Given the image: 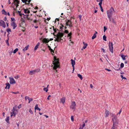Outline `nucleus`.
I'll use <instances>...</instances> for the list:
<instances>
[{
	"mask_svg": "<svg viewBox=\"0 0 129 129\" xmlns=\"http://www.w3.org/2000/svg\"><path fill=\"white\" fill-rule=\"evenodd\" d=\"M96 36V35H95V34H94L93 36L92 37V39H93L94 38H95Z\"/></svg>",
	"mask_w": 129,
	"mask_h": 129,
	"instance_id": "nucleus-31",
	"label": "nucleus"
},
{
	"mask_svg": "<svg viewBox=\"0 0 129 129\" xmlns=\"http://www.w3.org/2000/svg\"><path fill=\"white\" fill-rule=\"evenodd\" d=\"M2 13L3 14H4L6 15L7 14L6 13V11L4 9L2 10Z\"/></svg>",
	"mask_w": 129,
	"mask_h": 129,
	"instance_id": "nucleus-27",
	"label": "nucleus"
},
{
	"mask_svg": "<svg viewBox=\"0 0 129 129\" xmlns=\"http://www.w3.org/2000/svg\"><path fill=\"white\" fill-rule=\"evenodd\" d=\"M28 46H29V45H28L27 46H26L23 49V50L24 51H25L27 50L28 48Z\"/></svg>",
	"mask_w": 129,
	"mask_h": 129,
	"instance_id": "nucleus-25",
	"label": "nucleus"
},
{
	"mask_svg": "<svg viewBox=\"0 0 129 129\" xmlns=\"http://www.w3.org/2000/svg\"><path fill=\"white\" fill-rule=\"evenodd\" d=\"M50 96H51V95H49L48 96V98H47V100H50V99H49V97H50Z\"/></svg>",
	"mask_w": 129,
	"mask_h": 129,
	"instance_id": "nucleus-57",
	"label": "nucleus"
},
{
	"mask_svg": "<svg viewBox=\"0 0 129 129\" xmlns=\"http://www.w3.org/2000/svg\"><path fill=\"white\" fill-rule=\"evenodd\" d=\"M59 62L58 61H57L53 63L54 66L53 67V69L54 70H56L57 68H58L59 66L58 65Z\"/></svg>",
	"mask_w": 129,
	"mask_h": 129,
	"instance_id": "nucleus-6",
	"label": "nucleus"
},
{
	"mask_svg": "<svg viewBox=\"0 0 129 129\" xmlns=\"http://www.w3.org/2000/svg\"><path fill=\"white\" fill-rule=\"evenodd\" d=\"M11 92L12 93H14V94H17L18 93H19V92L18 91L17 92Z\"/></svg>",
	"mask_w": 129,
	"mask_h": 129,
	"instance_id": "nucleus-41",
	"label": "nucleus"
},
{
	"mask_svg": "<svg viewBox=\"0 0 129 129\" xmlns=\"http://www.w3.org/2000/svg\"><path fill=\"white\" fill-rule=\"evenodd\" d=\"M11 19L12 21H13L15 19L14 18H11Z\"/></svg>",
	"mask_w": 129,
	"mask_h": 129,
	"instance_id": "nucleus-61",
	"label": "nucleus"
},
{
	"mask_svg": "<svg viewBox=\"0 0 129 129\" xmlns=\"http://www.w3.org/2000/svg\"><path fill=\"white\" fill-rule=\"evenodd\" d=\"M10 80V83L11 84H15L16 83V82L14 79L12 77L9 78Z\"/></svg>",
	"mask_w": 129,
	"mask_h": 129,
	"instance_id": "nucleus-9",
	"label": "nucleus"
},
{
	"mask_svg": "<svg viewBox=\"0 0 129 129\" xmlns=\"http://www.w3.org/2000/svg\"><path fill=\"white\" fill-rule=\"evenodd\" d=\"M71 35L72 33H71L68 34V36L70 37L69 39H71V37H70L71 36Z\"/></svg>",
	"mask_w": 129,
	"mask_h": 129,
	"instance_id": "nucleus-37",
	"label": "nucleus"
},
{
	"mask_svg": "<svg viewBox=\"0 0 129 129\" xmlns=\"http://www.w3.org/2000/svg\"><path fill=\"white\" fill-rule=\"evenodd\" d=\"M115 11L114 9L112 7H111L110 10H109L107 11V12L108 16H109V17L111 16H112L113 13Z\"/></svg>",
	"mask_w": 129,
	"mask_h": 129,
	"instance_id": "nucleus-1",
	"label": "nucleus"
},
{
	"mask_svg": "<svg viewBox=\"0 0 129 129\" xmlns=\"http://www.w3.org/2000/svg\"><path fill=\"white\" fill-rule=\"evenodd\" d=\"M71 64H72V66L73 67V73L75 69L74 65H75V61L72 59H71Z\"/></svg>",
	"mask_w": 129,
	"mask_h": 129,
	"instance_id": "nucleus-7",
	"label": "nucleus"
},
{
	"mask_svg": "<svg viewBox=\"0 0 129 129\" xmlns=\"http://www.w3.org/2000/svg\"><path fill=\"white\" fill-rule=\"evenodd\" d=\"M9 120V117L8 116L5 119L6 121L7 122H8Z\"/></svg>",
	"mask_w": 129,
	"mask_h": 129,
	"instance_id": "nucleus-32",
	"label": "nucleus"
},
{
	"mask_svg": "<svg viewBox=\"0 0 129 129\" xmlns=\"http://www.w3.org/2000/svg\"><path fill=\"white\" fill-rule=\"evenodd\" d=\"M19 77H18V76H15L14 77V78H15V79H18Z\"/></svg>",
	"mask_w": 129,
	"mask_h": 129,
	"instance_id": "nucleus-50",
	"label": "nucleus"
},
{
	"mask_svg": "<svg viewBox=\"0 0 129 129\" xmlns=\"http://www.w3.org/2000/svg\"><path fill=\"white\" fill-rule=\"evenodd\" d=\"M125 57H126L125 56L123 55H121V57L122 58V59L123 60H125Z\"/></svg>",
	"mask_w": 129,
	"mask_h": 129,
	"instance_id": "nucleus-29",
	"label": "nucleus"
},
{
	"mask_svg": "<svg viewBox=\"0 0 129 129\" xmlns=\"http://www.w3.org/2000/svg\"><path fill=\"white\" fill-rule=\"evenodd\" d=\"M112 22H113V23L115 24L116 23L115 21L113 20V19Z\"/></svg>",
	"mask_w": 129,
	"mask_h": 129,
	"instance_id": "nucleus-58",
	"label": "nucleus"
},
{
	"mask_svg": "<svg viewBox=\"0 0 129 129\" xmlns=\"http://www.w3.org/2000/svg\"><path fill=\"white\" fill-rule=\"evenodd\" d=\"M87 45V44H85L84 45V46H83V48L82 49V50H83V49H84L85 48H86Z\"/></svg>",
	"mask_w": 129,
	"mask_h": 129,
	"instance_id": "nucleus-30",
	"label": "nucleus"
},
{
	"mask_svg": "<svg viewBox=\"0 0 129 129\" xmlns=\"http://www.w3.org/2000/svg\"><path fill=\"white\" fill-rule=\"evenodd\" d=\"M35 110L36 109L38 110L39 111H40L41 110L38 107V104H37L36 105L35 107ZM35 112H36L35 110Z\"/></svg>",
	"mask_w": 129,
	"mask_h": 129,
	"instance_id": "nucleus-23",
	"label": "nucleus"
},
{
	"mask_svg": "<svg viewBox=\"0 0 129 129\" xmlns=\"http://www.w3.org/2000/svg\"><path fill=\"white\" fill-rule=\"evenodd\" d=\"M100 8H101V11L102 12H103V9L102 8V6H100Z\"/></svg>",
	"mask_w": 129,
	"mask_h": 129,
	"instance_id": "nucleus-45",
	"label": "nucleus"
},
{
	"mask_svg": "<svg viewBox=\"0 0 129 129\" xmlns=\"http://www.w3.org/2000/svg\"><path fill=\"white\" fill-rule=\"evenodd\" d=\"M79 19H80V20H81V17H82V16L81 15H79Z\"/></svg>",
	"mask_w": 129,
	"mask_h": 129,
	"instance_id": "nucleus-55",
	"label": "nucleus"
},
{
	"mask_svg": "<svg viewBox=\"0 0 129 129\" xmlns=\"http://www.w3.org/2000/svg\"><path fill=\"white\" fill-rule=\"evenodd\" d=\"M0 26H1L4 28H5L6 27L5 22L3 20H1L0 21Z\"/></svg>",
	"mask_w": 129,
	"mask_h": 129,
	"instance_id": "nucleus-8",
	"label": "nucleus"
},
{
	"mask_svg": "<svg viewBox=\"0 0 129 129\" xmlns=\"http://www.w3.org/2000/svg\"><path fill=\"white\" fill-rule=\"evenodd\" d=\"M118 124H113V126L111 127V129H116Z\"/></svg>",
	"mask_w": 129,
	"mask_h": 129,
	"instance_id": "nucleus-16",
	"label": "nucleus"
},
{
	"mask_svg": "<svg viewBox=\"0 0 129 129\" xmlns=\"http://www.w3.org/2000/svg\"><path fill=\"white\" fill-rule=\"evenodd\" d=\"M120 76H121V78H122V79H126V78L125 77H123V76L122 75H121Z\"/></svg>",
	"mask_w": 129,
	"mask_h": 129,
	"instance_id": "nucleus-40",
	"label": "nucleus"
},
{
	"mask_svg": "<svg viewBox=\"0 0 129 129\" xmlns=\"http://www.w3.org/2000/svg\"><path fill=\"white\" fill-rule=\"evenodd\" d=\"M124 64L122 63H121L120 64V68H122L124 67Z\"/></svg>",
	"mask_w": 129,
	"mask_h": 129,
	"instance_id": "nucleus-35",
	"label": "nucleus"
},
{
	"mask_svg": "<svg viewBox=\"0 0 129 129\" xmlns=\"http://www.w3.org/2000/svg\"><path fill=\"white\" fill-rule=\"evenodd\" d=\"M104 32H105V31L107 30V28L106 27L104 26Z\"/></svg>",
	"mask_w": 129,
	"mask_h": 129,
	"instance_id": "nucleus-44",
	"label": "nucleus"
},
{
	"mask_svg": "<svg viewBox=\"0 0 129 129\" xmlns=\"http://www.w3.org/2000/svg\"><path fill=\"white\" fill-rule=\"evenodd\" d=\"M26 98H27V99L28 100H29V102L28 103H29L30 102L32 101L33 100V99L31 98H29L27 96H26L25 97V99L26 100Z\"/></svg>",
	"mask_w": 129,
	"mask_h": 129,
	"instance_id": "nucleus-19",
	"label": "nucleus"
},
{
	"mask_svg": "<svg viewBox=\"0 0 129 129\" xmlns=\"http://www.w3.org/2000/svg\"><path fill=\"white\" fill-rule=\"evenodd\" d=\"M7 32L9 33V32L11 31V29L10 28H8L7 29Z\"/></svg>",
	"mask_w": 129,
	"mask_h": 129,
	"instance_id": "nucleus-36",
	"label": "nucleus"
},
{
	"mask_svg": "<svg viewBox=\"0 0 129 129\" xmlns=\"http://www.w3.org/2000/svg\"><path fill=\"white\" fill-rule=\"evenodd\" d=\"M4 20L5 21H6L7 20L6 17H5Z\"/></svg>",
	"mask_w": 129,
	"mask_h": 129,
	"instance_id": "nucleus-47",
	"label": "nucleus"
},
{
	"mask_svg": "<svg viewBox=\"0 0 129 129\" xmlns=\"http://www.w3.org/2000/svg\"><path fill=\"white\" fill-rule=\"evenodd\" d=\"M64 32L66 33H68V31L67 30H65Z\"/></svg>",
	"mask_w": 129,
	"mask_h": 129,
	"instance_id": "nucleus-49",
	"label": "nucleus"
},
{
	"mask_svg": "<svg viewBox=\"0 0 129 129\" xmlns=\"http://www.w3.org/2000/svg\"><path fill=\"white\" fill-rule=\"evenodd\" d=\"M76 104L75 101H72L70 107L72 109L74 110V111H75L76 108Z\"/></svg>",
	"mask_w": 129,
	"mask_h": 129,
	"instance_id": "nucleus-3",
	"label": "nucleus"
},
{
	"mask_svg": "<svg viewBox=\"0 0 129 129\" xmlns=\"http://www.w3.org/2000/svg\"><path fill=\"white\" fill-rule=\"evenodd\" d=\"M26 16V17H24L25 18H26L28 20H30L31 21L32 20V19H30V18H28V15H27Z\"/></svg>",
	"mask_w": 129,
	"mask_h": 129,
	"instance_id": "nucleus-28",
	"label": "nucleus"
},
{
	"mask_svg": "<svg viewBox=\"0 0 129 129\" xmlns=\"http://www.w3.org/2000/svg\"><path fill=\"white\" fill-rule=\"evenodd\" d=\"M109 46L110 51L113 53V44L112 42H109Z\"/></svg>",
	"mask_w": 129,
	"mask_h": 129,
	"instance_id": "nucleus-4",
	"label": "nucleus"
},
{
	"mask_svg": "<svg viewBox=\"0 0 129 129\" xmlns=\"http://www.w3.org/2000/svg\"><path fill=\"white\" fill-rule=\"evenodd\" d=\"M37 19H35L34 20L33 22L34 23H37Z\"/></svg>",
	"mask_w": 129,
	"mask_h": 129,
	"instance_id": "nucleus-52",
	"label": "nucleus"
},
{
	"mask_svg": "<svg viewBox=\"0 0 129 129\" xmlns=\"http://www.w3.org/2000/svg\"><path fill=\"white\" fill-rule=\"evenodd\" d=\"M23 10H24V12L26 14H28L30 13V11L28 10V9H23Z\"/></svg>",
	"mask_w": 129,
	"mask_h": 129,
	"instance_id": "nucleus-15",
	"label": "nucleus"
},
{
	"mask_svg": "<svg viewBox=\"0 0 129 129\" xmlns=\"http://www.w3.org/2000/svg\"><path fill=\"white\" fill-rule=\"evenodd\" d=\"M13 3H14L15 5L17 7L18 6V5L19 4V2L18 0H14V2L13 3Z\"/></svg>",
	"mask_w": 129,
	"mask_h": 129,
	"instance_id": "nucleus-11",
	"label": "nucleus"
},
{
	"mask_svg": "<svg viewBox=\"0 0 129 129\" xmlns=\"http://www.w3.org/2000/svg\"><path fill=\"white\" fill-rule=\"evenodd\" d=\"M6 43L7 44V43H8V40H6Z\"/></svg>",
	"mask_w": 129,
	"mask_h": 129,
	"instance_id": "nucleus-63",
	"label": "nucleus"
},
{
	"mask_svg": "<svg viewBox=\"0 0 129 129\" xmlns=\"http://www.w3.org/2000/svg\"><path fill=\"white\" fill-rule=\"evenodd\" d=\"M19 15L21 16H22V15H24V14H22L21 13V12H20V13H19Z\"/></svg>",
	"mask_w": 129,
	"mask_h": 129,
	"instance_id": "nucleus-42",
	"label": "nucleus"
},
{
	"mask_svg": "<svg viewBox=\"0 0 129 129\" xmlns=\"http://www.w3.org/2000/svg\"><path fill=\"white\" fill-rule=\"evenodd\" d=\"M29 112L31 114H32L33 113V111L30 109H29Z\"/></svg>",
	"mask_w": 129,
	"mask_h": 129,
	"instance_id": "nucleus-39",
	"label": "nucleus"
},
{
	"mask_svg": "<svg viewBox=\"0 0 129 129\" xmlns=\"http://www.w3.org/2000/svg\"><path fill=\"white\" fill-rule=\"evenodd\" d=\"M108 18L109 19V20L110 21H111V17H112V16H111L110 17H109V16H108Z\"/></svg>",
	"mask_w": 129,
	"mask_h": 129,
	"instance_id": "nucleus-48",
	"label": "nucleus"
},
{
	"mask_svg": "<svg viewBox=\"0 0 129 129\" xmlns=\"http://www.w3.org/2000/svg\"><path fill=\"white\" fill-rule=\"evenodd\" d=\"M90 86L91 88H92L93 87V86L91 84L90 85Z\"/></svg>",
	"mask_w": 129,
	"mask_h": 129,
	"instance_id": "nucleus-60",
	"label": "nucleus"
},
{
	"mask_svg": "<svg viewBox=\"0 0 129 129\" xmlns=\"http://www.w3.org/2000/svg\"><path fill=\"white\" fill-rule=\"evenodd\" d=\"M103 40L105 41H107L106 39V37L105 35H104L103 37Z\"/></svg>",
	"mask_w": 129,
	"mask_h": 129,
	"instance_id": "nucleus-34",
	"label": "nucleus"
},
{
	"mask_svg": "<svg viewBox=\"0 0 129 129\" xmlns=\"http://www.w3.org/2000/svg\"><path fill=\"white\" fill-rule=\"evenodd\" d=\"M42 41L43 42L48 43L49 41V39H46V38H44L43 39Z\"/></svg>",
	"mask_w": 129,
	"mask_h": 129,
	"instance_id": "nucleus-18",
	"label": "nucleus"
},
{
	"mask_svg": "<svg viewBox=\"0 0 129 129\" xmlns=\"http://www.w3.org/2000/svg\"><path fill=\"white\" fill-rule=\"evenodd\" d=\"M65 99L64 97L60 99V103H62L63 104H64L65 102Z\"/></svg>",
	"mask_w": 129,
	"mask_h": 129,
	"instance_id": "nucleus-17",
	"label": "nucleus"
},
{
	"mask_svg": "<svg viewBox=\"0 0 129 129\" xmlns=\"http://www.w3.org/2000/svg\"><path fill=\"white\" fill-rule=\"evenodd\" d=\"M48 47L49 48V50L50 51L51 53L52 54V53H53L54 52L53 50L52 49H51L49 45H48Z\"/></svg>",
	"mask_w": 129,
	"mask_h": 129,
	"instance_id": "nucleus-21",
	"label": "nucleus"
},
{
	"mask_svg": "<svg viewBox=\"0 0 129 129\" xmlns=\"http://www.w3.org/2000/svg\"><path fill=\"white\" fill-rule=\"evenodd\" d=\"M85 123L83 122V123L82 126V127H83L85 126Z\"/></svg>",
	"mask_w": 129,
	"mask_h": 129,
	"instance_id": "nucleus-56",
	"label": "nucleus"
},
{
	"mask_svg": "<svg viewBox=\"0 0 129 129\" xmlns=\"http://www.w3.org/2000/svg\"><path fill=\"white\" fill-rule=\"evenodd\" d=\"M6 87L5 88L6 89H7V88L8 89H9L10 87V84L9 83H6Z\"/></svg>",
	"mask_w": 129,
	"mask_h": 129,
	"instance_id": "nucleus-20",
	"label": "nucleus"
},
{
	"mask_svg": "<svg viewBox=\"0 0 129 129\" xmlns=\"http://www.w3.org/2000/svg\"><path fill=\"white\" fill-rule=\"evenodd\" d=\"M15 108H16V107H14L13 108V109L14 111H13V110H12V112H11V116L12 117V116H15V112H14V111L15 110L17 111L15 109Z\"/></svg>",
	"mask_w": 129,
	"mask_h": 129,
	"instance_id": "nucleus-14",
	"label": "nucleus"
},
{
	"mask_svg": "<svg viewBox=\"0 0 129 129\" xmlns=\"http://www.w3.org/2000/svg\"><path fill=\"white\" fill-rule=\"evenodd\" d=\"M101 50H102L103 52H105V50H104V49L103 48H102L101 49Z\"/></svg>",
	"mask_w": 129,
	"mask_h": 129,
	"instance_id": "nucleus-59",
	"label": "nucleus"
},
{
	"mask_svg": "<svg viewBox=\"0 0 129 129\" xmlns=\"http://www.w3.org/2000/svg\"><path fill=\"white\" fill-rule=\"evenodd\" d=\"M77 76L79 77L81 80L83 78L82 77V76L81 75H80V74H78L77 75Z\"/></svg>",
	"mask_w": 129,
	"mask_h": 129,
	"instance_id": "nucleus-26",
	"label": "nucleus"
},
{
	"mask_svg": "<svg viewBox=\"0 0 129 129\" xmlns=\"http://www.w3.org/2000/svg\"><path fill=\"white\" fill-rule=\"evenodd\" d=\"M57 36V38L56 39V40L57 42H59L61 40V38L63 36V34L59 32L58 33Z\"/></svg>",
	"mask_w": 129,
	"mask_h": 129,
	"instance_id": "nucleus-2",
	"label": "nucleus"
},
{
	"mask_svg": "<svg viewBox=\"0 0 129 129\" xmlns=\"http://www.w3.org/2000/svg\"><path fill=\"white\" fill-rule=\"evenodd\" d=\"M102 2H101L99 3V5H100V7L101 6V5L102 4Z\"/></svg>",
	"mask_w": 129,
	"mask_h": 129,
	"instance_id": "nucleus-54",
	"label": "nucleus"
},
{
	"mask_svg": "<svg viewBox=\"0 0 129 129\" xmlns=\"http://www.w3.org/2000/svg\"><path fill=\"white\" fill-rule=\"evenodd\" d=\"M11 25L13 27V29H15L16 27L17 26V25L15 23V22H12L11 24Z\"/></svg>",
	"mask_w": 129,
	"mask_h": 129,
	"instance_id": "nucleus-12",
	"label": "nucleus"
},
{
	"mask_svg": "<svg viewBox=\"0 0 129 129\" xmlns=\"http://www.w3.org/2000/svg\"><path fill=\"white\" fill-rule=\"evenodd\" d=\"M21 107V105L20 104L18 106V108L19 109Z\"/></svg>",
	"mask_w": 129,
	"mask_h": 129,
	"instance_id": "nucleus-53",
	"label": "nucleus"
},
{
	"mask_svg": "<svg viewBox=\"0 0 129 129\" xmlns=\"http://www.w3.org/2000/svg\"><path fill=\"white\" fill-rule=\"evenodd\" d=\"M105 114V117H108L109 115V111H107V110H106Z\"/></svg>",
	"mask_w": 129,
	"mask_h": 129,
	"instance_id": "nucleus-22",
	"label": "nucleus"
},
{
	"mask_svg": "<svg viewBox=\"0 0 129 129\" xmlns=\"http://www.w3.org/2000/svg\"><path fill=\"white\" fill-rule=\"evenodd\" d=\"M105 70H106L108 71H111V70H110L109 69H105Z\"/></svg>",
	"mask_w": 129,
	"mask_h": 129,
	"instance_id": "nucleus-51",
	"label": "nucleus"
},
{
	"mask_svg": "<svg viewBox=\"0 0 129 129\" xmlns=\"http://www.w3.org/2000/svg\"><path fill=\"white\" fill-rule=\"evenodd\" d=\"M40 44V43H38L37 44L35 47L34 48V50H36L38 48V47L39 46Z\"/></svg>",
	"mask_w": 129,
	"mask_h": 129,
	"instance_id": "nucleus-24",
	"label": "nucleus"
},
{
	"mask_svg": "<svg viewBox=\"0 0 129 129\" xmlns=\"http://www.w3.org/2000/svg\"><path fill=\"white\" fill-rule=\"evenodd\" d=\"M66 25L67 26H69V27H72V25L71 24V22L69 20H68V21L66 23Z\"/></svg>",
	"mask_w": 129,
	"mask_h": 129,
	"instance_id": "nucleus-13",
	"label": "nucleus"
},
{
	"mask_svg": "<svg viewBox=\"0 0 129 129\" xmlns=\"http://www.w3.org/2000/svg\"><path fill=\"white\" fill-rule=\"evenodd\" d=\"M44 116L46 117V118H48V116L46 115H44Z\"/></svg>",
	"mask_w": 129,
	"mask_h": 129,
	"instance_id": "nucleus-64",
	"label": "nucleus"
},
{
	"mask_svg": "<svg viewBox=\"0 0 129 129\" xmlns=\"http://www.w3.org/2000/svg\"><path fill=\"white\" fill-rule=\"evenodd\" d=\"M122 111V109H120V110L119 112V113H118L117 114V115L118 114H120V113H121V112Z\"/></svg>",
	"mask_w": 129,
	"mask_h": 129,
	"instance_id": "nucleus-46",
	"label": "nucleus"
},
{
	"mask_svg": "<svg viewBox=\"0 0 129 129\" xmlns=\"http://www.w3.org/2000/svg\"><path fill=\"white\" fill-rule=\"evenodd\" d=\"M7 24V27H8V24H9V23H8V22H6Z\"/></svg>",
	"mask_w": 129,
	"mask_h": 129,
	"instance_id": "nucleus-62",
	"label": "nucleus"
},
{
	"mask_svg": "<svg viewBox=\"0 0 129 129\" xmlns=\"http://www.w3.org/2000/svg\"><path fill=\"white\" fill-rule=\"evenodd\" d=\"M114 117L112 118V120L113 122V124H118V122L117 121V118L114 115L113 116Z\"/></svg>",
	"mask_w": 129,
	"mask_h": 129,
	"instance_id": "nucleus-10",
	"label": "nucleus"
},
{
	"mask_svg": "<svg viewBox=\"0 0 129 129\" xmlns=\"http://www.w3.org/2000/svg\"><path fill=\"white\" fill-rule=\"evenodd\" d=\"M40 71L39 69H37L35 70L30 71L29 72V74L30 75H33L36 72H39Z\"/></svg>",
	"mask_w": 129,
	"mask_h": 129,
	"instance_id": "nucleus-5",
	"label": "nucleus"
},
{
	"mask_svg": "<svg viewBox=\"0 0 129 129\" xmlns=\"http://www.w3.org/2000/svg\"><path fill=\"white\" fill-rule=\"evenodd\" d=\"M43 90L47 92L48 91V89H47V88H43Z\"/></svg>",
	"mask_w": 129,
	"mask_h": 129,
	"instance_id": "nucleus-38",
	"label": "nucleus"
},
{
	"mask_svg": "<svg viewBox=\"0 0 129 129\" xmlns=\"http://www.w3.org/2000/svg\"><path fill=\"white\" fill-rule=\"evenodd\" d=\"M71 120L73 122L74 121V118L73 117V116H72L71 117Z\"/></svg>",
	"mask_w": 129,
	"mask_h": 129,
	"instance_id": "nucleus-43",
	"label": "nucleus"
},
{
	"mask_svg": "<svg viewBox=\"0 0 129 129\" xmlns=\"http://www.w3.org/2000/svg\"><path fill=\"white\" fill-rule=\"evenodd\" d=\"M18 50V48H16L15 49L13 52L14 53H16L17 52Z\"/></svg>",
	"mask_w": 129,
	"mask_h": 129,
	"instance_id": "nucleus-33",
	"label": "nucleus"
}]
</instances>
